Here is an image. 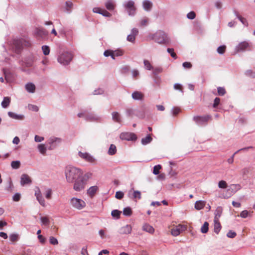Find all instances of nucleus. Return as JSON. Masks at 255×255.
Listing matches in <instances>:
<instances>
[{"label":"nucleus","instance_id":"obj_5","mask_svg":"<svg viewBox=\"0 0 255 255\" xmlns=\"http://www.w3.org/2000/svg\"><path fill=\"white\" fill-rule=\"evenodd\" d=\"M123 6L129 16H134L135 14L136 8L134 6V2L132 0L125 1Z\"/></svg>","mask_w":255,"mask_h":255},{"label":"nucleus","instance_id":"obj_1","mask_svg":"<svg viewBox=\"0 0 255 255\" xmlns=\"http://www.w3.org/2000/svg\"><path fill=\"white\" fill-rule=\"evenodd\" d=\"M65 174L67 181L72 183L82 176V172L80 169L69 165L66 167Z\"/></svg>","mask_w":255,"mask_h":255},{"label":"nucleus","instance_id":"obj_36","mask_svg":"<svg viewBox=\"0 0 255 255\" xmlns=\"http://www.w3.org/2000/svg\"><path fill=\"white\" fill-rule=\"evenodd\" d=\"M123 215L125 216L129 217L132 214L131 209L129 207L125 208L123 211Z\"/></svg>","mask_w":255,"mask_h":255},{"label":"nucleus","instance_id":"obj_7","mask_svg":"<svg viewBox=\"0 0 255 255\" xmlns=\"http://www.w3.org/2000/svg\"><path fill=\"white\" fill-rule=\"evenodd\" d=\"M252 47V43L248 41H242L236 46L235 50L237 52H239L246 50L250 51Z\"/></svg>","mask_w":255,"mask_h":255},{"label":"nucleus","instance_id":"obj_10","mask_svg":"<svg viewBox=\"0 0 255 255\" xmlns=\"http://www.w3.org/2000/svg\"><path fill=\"white\" fill-rule=\"evenodd\" d=\"M211 119L210 115H205L203 116H195L193 117V120L199 126H204L207 125L209 120Z\"/></svg>","mask_w":255,"mask_h":255},{"label":"nucleus","instance_id":"obj_8","mask_svg":"<svg viewBox=\"0 0 255 255\" xmlns=\"http://www.w3.org/2000/svg\"><path fill=\"white\" fill-rule=\"evenodd\" d=\"M241 188V185L239 184L231 185L227 190V194L223 195V198L224 199L229 198L239 190Z\"/></svg>","mask_w":255,"mask_h":255},{"label":"nucleus","instance_id":"obj_42","mask_svg":"<svg viewBox=\"0 0 255 255\" xmlns=\"http://www.w3.org/2000/svg\"><path fill=\"white\" fill-rule=\"evenodd\" d=\"M40 220L43 225L48 226L49 224L50 221L47 217H41L40 218Z\"/></svg>","mask_w":255,"mask_h":255},{"label":"nucleus","instance_id":"obj_54","mask_svg":"<svg viewBox=\"0 0 255 255\" xmlns=\"http://www.w3.org/2000/svg\"><path fill=\"white\" fill-rule=\"evenodd\" d=\"M218 187L220 188H226L227 187V183L224 180H221L218 183Z\"/></svg>","mask_w":255,"mask_h":255},{"label":"nucleus","instance_id":"obj_44","mask_svg":"<svg viewBox=\"0 0 255 255\" xmlns=\"http://www.w3.org/2000/svg\"><path fill=\"white\" fill-rule=\"evenodd\" d=\"M20 165V162L18 160L12 161L11 162V166L13 169H18L19 168Z\"/></svg>","mask_w":255,"mask_h":255},{"label":"nucleus","instance_id":"obj_63","mask_svg":"<svg viewBox=\"0 0 255 255\" xmlns=\"http://www.w3.org/2000/svg\"><path fill=\"white\" fill-rule=\"evenodd\" d=\"M113 52H114L115 55H116V57L121 56L124 54L123 51L121 49H118Z\"/></svg>","mask_w":255,"mask_h":255},{"label":"nucleus","instance_id":"obj_55","mask_svg":"<svg viewBox=\"0 0 255 255\" xmlns=\"http://www.w3.org/2000/svg\"><path fill=\"white\" fill-rule=\"evenodd\" d=\"M195 17H196V14H195V12H194L193 11L189 12L187 14V17L189 19L192 20V19H194L195 18Z\"/></svg>","mask_w":255,"mask_h":255},{"label":"nucleus","instance_id":"obj_27","mask_svg":"<svg viewBox=\"0 0 255 255\" xmlns=\"http://www.w3.org/2000/svg\"><path fill=\"white\" fill-rule=\"evenodd\" d=\"M206 201L203 200H199L195 203V208L197 210H200L205 207Z\"/></svg>","mask_w":255,"mask_h":255},{"label":"nucleus","instance_id":"obj_4","mask_svg":"<svg viewBox=\"0 0 255 255\" xmlns=\"http://www.w3.org/2000/svg\"><path fill=\"white\" fill-rule=\"evenodd\" d=\"M151 38L156 42L159 44H167L169 42V38L166 33L162 31L158 30L152 34Z\"/></svg>","mask_w":255,"mask_h":255},{"label":"nucleus","instance_id":"obj_32","mask_svg":"<svg viewBox=\"0 0 255 255\" xmlns=\"http://www.w3.org/2000/svg\"><path fill=\"white\" fill-rule=\"evenodd\" d=\"M152 138L149 134H148L146 137L142 138L141 140V143L142 145H146L151 142Z\"/></svg>","mask_w":255,"mask_h":255},{"label":"nucleus","instance_id":"obj_57","mask_svg":"<svg viewBox=\"0 0 255 255\" xmlns=\"http://www.w3.org/2000/svg\"><path fill=\"white\" fill-rule=\"evenodd\" d=\"M124 194L122 191H117L116 193L115 197L118 199H122L124 197Z\"/></svg>","mask_w":255,"mask_h":255},{"label":"nucleus","instance_id":"obj_58","mask_svg":"<svg viewBox=\"0 0 255 255\" xmlns=\"http://www.w3.org/2000/svg\"><path fill=\"white\" fill-rule=\"evenodd\" d=\"M238 19L242 22V23L244 26H248V22L245 18H244L242 16H241L240 17H239Z\"/></svg>","mask_w":255,"mask_h":255},{"label":"nucleus","instance_id":"obj_30","mask_svg":"<svg viewBox=\"0 0 255 255\" xmlns=\"http://www.w3.org/2000/svg\"><path fill=\"white\" fill-rule=\"evenodd\" d=\"M126 113L127 117L132 118L136 115V110L132 108H127L126 110Z\"/></svg>","mask_w":255,"mask_h":255},{"label":"nucleus","instance_id":"obj_64","mask_svg":"<svg viewBox=\"0 0 255 255\" xmlns=\"http://www.w3.org/2000/svg\"><path fill=\"white\" fill-rule=\"evenodd\" d=\"M220 102V99L219 98L216 97L214 99L213 107L214 108H216L219 105Z\"/></svg>","mask_w":255,"mask_h":255},{"label":"nucleus","instance_id":"obj_25","mask_svg":"<svg viewBox=\"0 0 255 255\" xmlns=\"http://www.w3.org/2000/svg\"><path fill=\"white\" fill-rule=\"evenodd\" d=\"M131 97L134 100H142L143 95L140 92L134 91L132 93Z\"/></svg>","mask_w":255,"mask_h":255},{"label":"nucleus","instance_id":"obj_6","mask_svg":"<svg viewBox=\"0 0 255 255\" xmlns=\"http://www.w3.org/2000/svg\"><path fill=\"white\" fill-rule=\"evenodd\" d=\"M73 189L76 191H81L85 188L87 180L83 176L74 181Z\"/></svg>","mask_w":255,"mask_h":255},{"label":"nucleus","instance_id":"obj_18","mask_svg":"<svg viewBox=\"0 0 255 255\" xmlns=\"http://www.w3.org/2000/svg\"><path fill=\"white\" fill-rule=\"evenodd\" d=\"M132 231V227L130 225H127L125 226L121 227L119 230V233L121 235H128L131 233Z\"/></svg>","mask_w":255,"mask_h":255},{"label":"nucleus","instance_id":"obj_17","mask_svg":"<svg viewBox=\"0 0 255 255\" xmlns=\"http://www.w3.org/2000/svg\"><path fill=\"white\" fill-rule=\"evenodd\" d=\"M138 30L136 28L131 29L130 33L128 35L127 40L130 42L133 43L135 41V36L138 34Z\"/></svg>","mask_w":255,"mask_h":255},{"label":"nucleus","instance_id":"obj_53","mask_svg":"<svg viewBox=\"0 0 255 255\" xmlns=\"http://www.w3.org/2000/svg\"><path fill=\"white\" fill-rule=\"evenodd\" d=\"M218 93L220 96H223L226 93L225 89L224 87H219L217 88Z\"/></svg>","mask_w":255,"mask_h":255},{"label":"nucleus","instance_id":"obj_3","mask_svg":"<svg viewBox=\"0 0 255 255\" xmlns=\"http://www.w3.org/2000/svg\"><path fill=\"white\" fill-rule=\"evenodd\" d=\"M77 116L79 118H82L85 121L90 122H101L102 121L101 116L94 113L89 112L87 111L78 113Z\"/></svg>","mask_w":255,"mask_h":255},{"label":"nucleus","instance_id":"obj_35","mask_svg":"<svg viewBox=\"0 0 255 255\" xmlns=\"http://www.w3.org/2000/svg\"><path fill=\"white\" fill-rule=\"evenodd\" d=\"M37 148L39 152L42 154H45L46 153L47 148L44 144H39L37 146Z\"/></svg>","mask_w":255,"mask_h":255},{"label":"nucleus","instance_id":"obj_37","mask_svg":"<svg viewBox=\"0 0 255 255\" xmlns=\"http://www.w3.org/2000/svg\"><path fill=\"white\" fill-rule=\"evenodd\" d=\"M98 187L96 186L91 187L87 190V193L91 196H93L97 190Z\"/></svg>","mask_w":255,"mask_h":255},{"label":"nucleus","instance_id":"obj_12","mask_svg":"<svg viewBox=\"0 0 255 255\" xmlns=\"http://www.w3.org/2000/svg\"><path fill=\"white\" fill-rule=\"evenodd\" d=\"M13 44L15 46L16 50H20L23 46H29L30 43L29 42H27L23 39H16L13 41Z\"/></svg>","mask_w":255,"mask_h":255},{"label":"nucleus","instance_id":"obj_21","mask_svg":"<svg viewBox=\"0 0 255 255\" xmlns=\"http://www.w3.org/2000/svg\"><path fill=\"white\" fill-rule=\"evenodd\" d=\"M153 6L152 2L149 0H144L142 2V7L146 11H150Z\"/></svg>","mask_w":255,"mask_h":255},{"label":"nucleus","instance_id":"obj_23","mask_svg":"<svg viewBox=\"0 0 255 255\" xmlns=\"http://www.w3.org/2000/svg\"><path fill=\"white\" fill-rule=\"evenodd\" d=\"M112 120L115 122L121 124L122 122L120 114L117 112H113L112 113Z\"/></svg>","mask_w":255,"mask_h":255},{"label":"nucleus","instance_id":"obj_56","mask_svg":"<svg viewBox=\"0 0 255 255\" xmlns=\"http://www.w3.org/2000/svg\"><path fill=\"white\" fill-rule=\"evenodd\" d=\"M167 52L170 54L171 56L174 59H176L177 56L175 53L174 52V49L173 48H167Z\"/></svg>","mask_w":255,"mask_h":255},{"label":"nucleus","instance_id":"obj_47","mask_svg":"<svg viewBox=\"0 0 255 255\" xmlns=\"http://www.w3.org/2000/svg\"><path fill=\"white\" fill-rule=\"evenodd\" d=\"M226 46L225 45H221L218 47L217 51L219 54H223L225 53Z\"/></svg>","mask_w":255,"mask_h":255},{"label":"nucleus","instance_id":"obj_24","mask_svg":"<svg viewBox=\"0 0 255 255\" xmlns=\"http://www.w3.org/2000/svg\"><path fill=\"white\" fill-rule=\"evenodd\" d=\"M25 88L27 92L30 93H33L35 91V86L32 83H28L25 84Z\"/></svg>","mask_w":255,"mask_h":255},{"label":"nucleus","instance_id":"obj_43","mask_svg":"<svg viewBox=\"0 0 255 255\" xmlns=\"http://www.w3.org/2000/svg\"><path fill=\"white\" fill-rule=\"evenodd\" d=\"M122 213V212L118 210H114L112 211L111 215L117 219H118L120 217V215Z\"/></svg>","mask_w":255,"mask_h":255},{"label":"nucleus","instance_id":"obj_48","mask_svg":"<svg viewBox=\"0 0 255 255\" xmlns=\"http://www.w3.org/2000/svg\"><path fill=\"white\" fill-rule=\"evenodd\" d=\"M161 168V166L159 164L155 165L153 167V173L154 175H158L159 173V170Z\"/></svg>","mask_w":255,"mask_h":255},{"label":"nucleus","instance_id":"obj_40","mask_svg":"<svg viewBox=\"0 0 255 255\" xmlns=\"http://www.w3.org/2000/svg\"><path fill=\"white\" fill-rule=\"evenodd\" d=\"M222 208L221 206L218 207L215 211V218H220L222 215Z\"/></svg>","mask_w":255,"mask_h":255},{"label":"nucleus","instance_id":"obj_34","mask_svg":"<svg viewBox=\"0 0 255 255\" xmlns=\"http://www.w3.org/2000/svg\"><path fill=\"white\" fill-rule=\"evenodd\" d=\"M221 229V225L220 223L217 221L216 220H214V232L217 234H219Z\"/></svg>","mask_w":255,"mask_h":255},{"label":"nucleus","instance_id":"obj_38","mask_svg":"<svg viewBox=\"0 0 255 255\" xmlns=\"http://www.w3.org/2000/svg\"><path fill=\"white\" fill-rule=\"evenodd\" d=\"M64 36L67 40L71 41L73 38V31L71 30H68L64 33Z\"/></svg>","mask_w":255,"mask_h":255},{"label":"nucleus","instance_id":"obj_9","mask_svg":"<svg viewBox=\"0 0 255 255\" xmlns=\"http://www.w3.org/2000/svg\"><path fill=\"white\" fill-rule=\"evenodd\" d=\"M70 204L73 208L78 210H81L86 206V203L83 200L75 197L71 199Z\"/></svg>","mask_w":255,"mask_h":255},{"label":"nucleus","instance_id":"obj_50","mask_svg":"<svg viewBox=\"0 0 255 255\" xmlns=\"http://www.w3.org/2000/svg\"><path fill=\"white\" fill-rule=\"evenodd\" d=\"M49 243L52 245H57L58 244V241L56 238L53 236L49 237Z\"/></svg>","mask_w":255,"mask_h":255},{"label":"nucleus","instance_id":"obj_20","mask_svg":"<svg viewBox=\"0 0 255 255\" xmlns=\"http://www.w3.org/2000/svg\"><path fill=\"white\" fill-rule=\"evenodd\" d=\"M61 142V139L58 137H51L48 139V143L50 145V146L48 148L49 150H52L54 149L56 145H54L55 142L59 143Z\"/></svg>","mask_w":255,"mask_h":255},{"label":"nucleus","instance_id":"obj_39","mask_svg":"<svg viewBox=\"0 0 255 255\" xmlns=\"http://www.w3.org/2000/svg\"><path fill=\"white\" fill-rule=\"evenodd\" d=\"M245 75L249 77L252 78H255V71L252 70H247L245 72Z\"/></svg>","mask_w":255,"mask_h":255},{"label":"nucleus","instance_id":"obj_14","mask_svg":"<svg viewBox=\"0 0 255 255\" xmlns=\"http://www.w3.org/2000/svg\"><path fill=\"white\" fill-rule=\"evenodd\" d=\"M34 34L37 37L42 39L46 37L48 34V32L43 28H36L34 31Z\"/></svg>","mask_w":255,"mask_h":255},{"label":"nucleus","instance_id":"obj_13","mask_svg":"<svg viewBox=\"0 0 255 255\" xmlns=\"http://www.w3.org/2000/svg\"><path fill=\"white\" fill-rule=\"evenodd\" d=\"M35 196L39 203L43 207L45 206V200L42 195L41 191L38 187H36L35 190Z\"/></svg>","mask_w":255,"mask_h":255},{"label":"nucleus","instance_id":"obj_59","mask_svg":"<svg viewBox=\"0 0 255 255\" xmlns=\"http://www.w3.org/2000/svg\"><path fill=\"white\" fill-rule=\"evenodd\" d=\"M236 235L237 234L236 233V232L232 230L229 231L227 234V236L230 238H234L236 236Z\"/></svg>","mask_w":255,"mask_h":255},{"label":"nucleus","instance_id":"obj_52","mask_svg":"<svg viewBox=\"0 0 255 255\" xmlns=\"http://www.w3.org/2000/svg\"><path fill=\"white\" fill-rule=\"evenodd\" d=\"M104 90L102 88H98L97 89L95 90L93 92V94L94 95H102L104 94Z\"/></svg>","mask_w":255,"mask_h":255},{"label":"nucleus","instance_id":"obj_45","mask_svg":"<svg viewBox=\"0 0 255 255\" xmlns=\"http://www.w3.org/2000/svg\"><path fill=\"white\" fill-rule=\"evenodd\" d=\"M144 65L145 66V68L147 70H151L153 69V67L151 65L149 61L147 60H144L143 61Z\"/></svg>","mask_w":255,"mask_h":255},{"label":"nucleus","instance_id":"obj_15","mask_svg":"<svg viewBox=\"0 0 255 255\" xmlns=\"http://www.w3.org/2000/svg\"><path fill=\"white\" fill-rule=\"evenodd\" d=\"M186 227L183 225H178L171 230V233L173 236H178L182 232L186 229Z\"/></svg>","mask_w":255,"mask_h":255},{"label":"nucleus","instance_id":"obj_11","mask_svg":"<svg viewBox=\"0 0 255 255\" xmlns=\"http://www.w3.org/2000/svg\"><path fill=\"white\" fill-rule=\"evenodd\" d=\"M120 137L122 140L127 141H134L137 138L136 135L134 133L128 132L121 133Z\"/></svg>","mask_w":255,"mask_h":255},{"label":"nucleus","instance_id":"obj_16","mask_svg":"<svg viewBox=\"0 0 255 255\" xmlns=\"http://www.w3.org/2000/svg\"><path fill=\"white\" fill-rule=\"evenodd\" d=\"M78 155L79 156V157L84 159L86 161L93 162L95 161V159L94 158V157L87 152L83 153L81 151H79L78 152Z\"/></svg>","mask_w":255,"mask_h":255},{"label":"nucleus","instance_id":"obj_33","mask_svg":"<svg viewBox=\"0 0 255 255\" xmlns=\"http://www.w3.org/2000/svg\"><path fill=\"white\" fill-rule=\"evenodd\" d=\"M117 152V147L115 145L112 144L109 148L108 153L110 155H113Z\"/></svg>","mask_w":255,"mask_h":255},{"label":"nucleus","instance_id":"obj_31","mask_svg":"<svg viewBox=\"0 0 255 255\" xmlns=\"http://www.w3.org/2000/svg\"><path fill=\"white\" fill-rule=\"evenodd\" d=\"M142 230L146 232H148L149 233H153L154 231V230L153 228L147 224H145L142 226Z\"/></svg>","mask_w":255,"mask_h":255},{"label":"nucleus","instance_id":"obj_62","mask_svg":"<svg viewBox=\"0 0 255 255\" xmlns=\"http://www.w3.org/2000/svg\"><path fill=\"white\" fill-rule=\"evenodd\" d=\"M20 199V194L19 193H16L12 196V200L14 201L17 202L19 201Z\"/></svg>","mask_w":255,"mask_h":255},{"label":"nucleus","instance_id":"obj_26","mask_svg":"<svg viewBox=\"0 0 255 255\" xmlns=\"http://www.w3.org/2000/svg\"><path fill=\"white\" fill-rule=\"evenodd\" d=\"M106 8L110 11L115 9V3L113 0H108L105 3Z\"/></svg>","mask_w":255,"mask_h":255},{"label":"nucleus","instance_id":"obj_19","mask_svg":"<svg viewBox=\"0 0 255 255\" xmlns=\"http://www.w3.org/2000/svg\"><path fill=\"white\" fill-rule=\"evenodd\" d=\"M31 183L32 180L28 175L26 174L21 175L20 177V184L21 186H24L26 184H30Z\"/></svg>","mask_w":255,"mask_h":255},{"label":"nucleus","instance_id":"obj_41","mask_svg":"<svg viewBox=\"0 0 255 255\" xmlns=\"http://www.w3.org/2000/svg\"><path fill=\"white\" fill-rule=\"evenodd\" d=\"M209 230V223L207 222H204L201 228V232L202 233H207Z\"/></svg>","mask_w":255,"mask_h":255},{"label":"nucleus","instance_id":"obj_28","mask_svg":"<svg viewBox=\"0 0 255 255\" xmlns=\"http://www.w3.org/2000/svg\"><path fill=\"white\" fill-rule=\"evenodd\" d=\"M130 192L131 191H129L128 193V196L129 198L132 199H141V197L140 192L138 191H133V192L132 194V195L131 194Z\"/></svg>","mask_w":255,"mask_h":255},{"label":"nucleus","instance_id":"obj_61","mask_svg":"<svg viewBox=\"0 0 255 255\" xmlns=\"http://www.w3.org/2000/svg\"><path fill=\"white\" fill-rule=\"evenodd\" d=\"M153 74L155 75H157L158 73L162 72V68L161 67H156L155 68H153Z\"/></svg>","mask_w":255,"mask_h":255},{"label":"nucleus","instance_id":"obj_49","mask_svg":"<svg viewBox=\"0 0 255 255\" xmlns=\"http://www.w3.org/2000/svg\"><path fill=\"white\" fill-rule=\"evenodd\" d=\"M9 239L11 242L17 241L18 239V235L16 234H10L9 236Z\"/></svg>","mask_w":255,"mask_h":255},{"label":"nucleus","instance_id":"obj_2","mask_svg":"<svg viewBox=\"0 0 255 255\" xmlns=\"http://www.w3.org/2000/svg\"><path fill=\"white\" fill-rule=\"evenodd\" d=\"M73 58V54L70 51H60L57 56V61L61 65H69Z\"/></svg>","mask_w":255,"mask_h":255},{"label":"nucleus","instance_id":"obj_60","mask_svg":"<svg viewBox=\"0 0 255 255\" xmlns=\"http://www.w3.org/2000/svg\"><path fill=\"white\" fill-rule=\"evenodd\" d=\"M52 190L50 188L48 189L46 191L45 197L47 199H50L51 198Z\"/></svg>","mask_w":255,"mask_h":255},{"label":"nucleus","instance_id":"obj_51","mask_svg":"<svg viewBox=\"0 0 255 255\" xmlns=\"http://www.w3.org/2000/svg\"><path fill=\"white\" fill-rule=\"evenodd\" d=\"M28 108L29 110L34 112H37L39 110V108L37 106L32 104H28Z\"/></svg>","mask_w":255,"mask_h":255},{"label":"nucleus","instance_id":"obj_22","mask_svg":"<svg viewBox=\"0 0 255 255\" xmlns=\"http://www.w3.org/2000/svg\"><path fill=\"white\" fill-rule=\"evenodd\" d=\"M7 115L10 118L16 120H23L25 118L22 114H17L12 112H8Z\"/></svg>","mask_w":255,"mask_h":255},{"label":"nucleus","instance_id":"obj_29","mask_svg":"<svg viewBox=\"0 0 255 255\" xmlns=\"http://www.w3.org/2000/svg\"><path fill=\"white\" fill-rule=\"evenodd\" d=\"M10 102V98L8 97H4L1 103V107L3 108H6L9 105Z\"/></svg>","mask_w":255,"mask_h":255},{"label":"nucleus","instance_id":"obj_46","mask_svg":"<svg viewBox=\"0 0 255 255\" xmlns=\"http://www.w3.org/2000/svg\"><path fill=\"white\" fill-rule=\"evenodd\" d=\"M42 50L44 55H48L50 53V48L47 45H43L42 46Z\"/></svg>","mask_w":255,"mask_h":255}]
</instances>
